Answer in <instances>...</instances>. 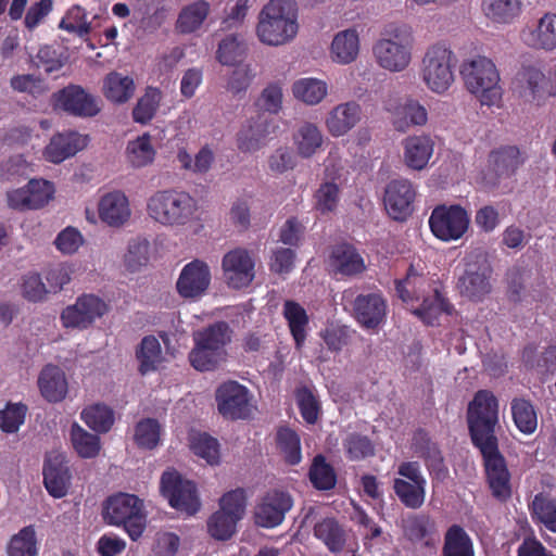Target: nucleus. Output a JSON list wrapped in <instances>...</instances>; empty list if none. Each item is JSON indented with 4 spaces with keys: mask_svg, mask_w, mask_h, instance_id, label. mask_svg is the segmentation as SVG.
<instances>
[{
    "mask_svg": "<svg viewBox=\"0 0 556 556\" xmlns=\"http://www.w3.org/2000/svg\"><path fill=\"white\" fill-rule=\"evenodd\" d=\"M198 201L190 193L176 189L155 191L147 202V213L155 223L166 227L190 224L198 213Z\"/></svg>",
    "mask_w": 556,
    "mask_h": 556,
    "instance_id": "obj_1",
    "label": "nucleus"
},
{
    "mask_svg": "<svg viewBox=\"0 0 556 556\" xmlns=\"http://www.w3.org/2000/svg\"><path fill=\"white\" fill-rule=\"evenodd\" d=\"M459 75L466 89L482 105L493 106L502 100L500 72L490 58L477 54L465 59L459 66Z\"/></svg>",
    "mask_w": 556,
    "mask_h": 556,
    "instance_id": "obj_2",
    "label": "nucleus"
},
{
    "mask_svg": "<svg viewBox=\"0 0 556 556\" xmlns=\"http://www.w3.org/2000/svg\"><path fill=\"white\" fill-rule=\"evenodd\" d=\"M256 33L260 40L279 46L298 33L296 5L293 0H270L261 11Z\"/></svg>",
    "mask_w": 556,
    "mask_h": 556,
    "instance_id": "obj_3",
    "label": "nucleus"
},
{
    "mask_svg": "<svg viewBox=\"0 0 556 556\" xmlns=\"http://www.w3.org/2000/svg\"><path fill=\"white\" fill-rule=\"evenodd\" d=\"M467 424L476 448L498 444L495 428L498 425V400L489 390H479L468 404Z\"/></svg>",
    "mask_w": 556,
    "mask_h": 556,
    "instance_id": "obj_4",
    "label": "nucleus"
},
{
    "mask_svg": "<svg viewBox=\"0 0 556 556\" xmlns=\"http://www.w3.org/2000/svg\"><path fill=\"white\" fill-rule=\"evenodd\" d=\"M414 37L406 25H388L372 48L377 63L390 72H402L410 63Z\"/></svg>",
    "mask_w": 556,
    "mask_h": 556,
    "instance_id": "obj_5",
    "label": "nucleus"
},
{
    "mask_svg": "<svg viewBox=\"0 0 556 556\" xmlns=\"http://www.w3.org/2000/svg\"><path fill=\"white\" fill-rule=\"evenodd\" d=\"M103 518L109 525L123 526L132 541L142 535L147 526L142 500L128 493L110 496L103 507Z\"/></svg>",
    "mask_w": 556,
    "mask_h": 556,
    "instance_id": "obj_6",
    "label": "nucleus"
},
{
    "mask_svg": "<svg viewBox=\"0 0 556 556\" xmlns=\"http://www.w3.org/2000/svg\"><path fill=\"white\" fill-rule=\"evenodd\" d=\"M455 61L454 52L443 42H437L427 49L421 61V77L429 90L443 94L451 88L454 83Z\"/></svg>",
    "mask_w": 556,
    "mask_h": 556,
    "instance_id": "obj_7",
    "label": "nucleus"
},
{
    "mask_svg": "<svg viewBox=\"0 0 556 556\" xmlns=\"http://www.w3.org/2000/svg\"><path fill=\"white\" fill-rule=\"evenodd\" d=\"M399 478L393 479L392 489L400 503L409 509H419L426 500L427 480L416 460L402 462L397 466Z\"/></svg>",
    "mask_w": 556,
    "mask_h": 556,
    "instance_id": "obj_8",
    "label": "nucleus"
},
{
    "mask_svg": "<svg viewBox=\"0 0 556 556\" xmlns=\"http://www.w3.org/2000/svg\"><path fill=\"white\" fill-rule=\"evenodd\" d=\"M469 224V215L459 204L438 205L429 217L431 232L445 242L460 239L467 232Z\"/></svg>",
    "mask_w": 556,
    "mask_h": 556,
    "instance_id": "obj_9",
    "label": "nucleus"
},
{
    "mask_svg": "<svg viewBox=\"0 0 556 556\" xmlns=\"http://www.w3.org/2000/svg\"><path fill=\"white\" fill-rule=\"evenodd\" d=\"M515 85L520 97L541 105L556 96V72L546 76L539 66L523 63L516 74Z\"/></svg>",
    "mask_w": 556,
    "mask_h": 556,
    "instance_id": "obj_10",
    "label": "nucleus"
},
{
    "mask_svg": "<svg viewBox=\"0 0 556 556\" xmlns=\"http://www.w3.org/2000/svg\"><path fill=\"white\" fill-rule=\"evenodd\" d=\"M160 490L168 504L177 510L194 515L200 509L197 485L192 481L184 479L174 469L162 473Z\"/></svg>",
    "mask_w": 556,
    "mask_h": 556,
    "instance_id": "obj_11",
    "label": "nucleus"
},
{
    "mask_svg": "<svg viewBox=\"0 0 556 556\" xmlns=\"http://www.w3.org/2000/svg\"><path fill=\"white\" fill-rule=\"evenodd\" d=\"M483 459L485 479L491 494L500 502H506L511 497V475L506 459L498 448V444L478 448Z\"/></svg>",
    "mask_w": 556,
    "mask_h": 556,
    "instance_id": "obj_12",
    "label": "nucleus"
},
{
    "mask_svg": "<svg viewBox=\"0 0 556 556\" xmlns=\"http://www.w3.org/2000/svg\"><path fill=\"white\" fill-rule=\"evenodd\" d=\"M218 413L226 419H247L251 414L249 389L235 380L222 383L215 392Z\"/></svg>",
    "mask_w": 556,
    "mask_h": 556,
    "instance_id": "obj_13",
    "label": "nucleus"
},
{
    "mask_svg": "<svg viewBox=\"0 0 556 556\" xmlns=\"http://www.w3.org/2000/svg\"><path fill=\"white\" fill-rule=\"evenodd\" d=\"M54 110H61L77 117H93L101 111L97 97L81 86L71 84L52 94Z\"/></svg>",
    "mask_w": 556,
    "mask_h": 556,
    "instance_id": "obj_14",
    "label": "nucleus"
},
{
    "mask_svg": "<svg viewBox=\"0 0 556 556\" xmlns=\"http://www.w3.org/2000/svg\"><path fill=\"white\" fill-rule=\"evenodd\" d=\"M109 311L108 304L94 294H83L73 305H68L61 314L65 328H88L96 319Z\"/></svg>",
    "mask_w": 556,
    "mask_h": 556,
    "instance_id": "obj_15",
    "label": "nucleus"
},
{
    "mask_svg": "<svg viewBox=\"0 0 556 556\" xmlns=\"http://www.w3.org/2000/svg\"><path fill=\"white\" fill-rule=\"evenodd\" d=\"M292 506L293 500L288 492L268 491L254 508V522L261 528H276L283 522Z\"/></svg>",
    "mask_w": 556,
    "mask_h": 556,
    "instance_id": "obj_16",
    "label": "nucleus"
},
{
    "mask_svg": "<svg viewBox=\"0 0 556 556\" xmlns=\"http://www.w3.org/2000/svg\"><path fill=\"white\" fill-rule=\"evenodd\" d=\"M416 189L405 178L391 180L384 190L383 203L388 215L399 222L406 220L414 212Z\"/></svg>",
    "mask_w": 556,
    "mask_h": 556,
    "instance_id": "obj_17",
    "label": "nucleus"
},
{
    "mask_svg": "<svg viewBox=\"0 0 556 556\" xmlns=\"http://www.w3.org/2000/svg\"><path fill=\"white\" fill-rule=\"evenodd\" d=\"M222 267L226 283L236 290L249 287L255 277V262L249 251L242 248L227 252Z\"/></svg>",
    "mask_w": 556,
    "mask_h": 556,
    "instance_id": "obj_18",
    "label": "nucleus"
},
{
    "mask_svg": "<svg viewBox=\"0 0 556 556\" xmlns=\"http://www.w3.org/2000/svg\"><path fill=\"white\" fill-rule=\"evenodd\" d=\"M353 317L366 330H376L387 319L388 303L380 291L361 293L352 303Z\"/></svg>",
    "mask_w": 556,
    "mask_h": 556,
    "instance_id": "obj_19",
    "label": "nucleus"
},
{
    "mask_svg": "<svg viewBox=\"0 0 556 556\" xmlns=\"http://www.w3.org/2000/svg\"><path fill=\"white\" fill-rule=\"evenodd\" d=\"M412 448L424 460L432 479L443 481L447 477L448 469L442 451L425 429L419 428L413 433Z\"/></svg>",
    "mask_w": 556,
    "mask_h": 556,
    "instance_id": "obj_20",
    "label": "nucleus"
},
{
    "mask_svg": "<svg viewBox=\"0 0 556 556\" xmlns=\"http://www.w3.org/2000/svg\"><path fill=\"white\" fill-rule=\"evenodd\" d=\"M491 271L485 263H467L457 280L460 295L472 302H481L491 292Z\"/></svg>",
    "mask_w": 556,
    "mask_h": 556,
    "instance_id": "obj_21",
    "label": "nucleus"
},
{
    "mask_svg": "<svg viewBox=\"0 0 556 556\" xmlns=\"http://www.w3.org/2000/svg\"><path fill=\"white\" fill-rule=\"evenodd\" d=\"M211 283V271L206 263L194 260L184 266L176 289L184 299L201 296Z\"/></svg>",
    "mask_w": 556,
    "mask_h": 556,
    "instance_id": "obj_22",
    "label": "nucleus"
},
{
    "mask_svg": "<svg viewBox=\"0 0 556 556\" xmlns=\"http://www.w3.org/2000/svg\"><path fill=\"white\" fill-rule=\"evenodd\" d=\"M43 485L54 498L64 497L71 486L72 473L62 454H50L42 468Z\"/></svg>",
    "mask_w": 556,
    "mask_h": 556,
    "instance_id": "obj_23",
    "label": "nucleus"
},
{
    "mask_svg": "<svg viewBox=\"0 0 556 556\" xmlns=\"http://www.w3.org/2000/svg\"><path fill=\"white\" fill-rule=\"evenodd\" d=\"M402 146L403 161L408 168L422 170L428 166L434 150V141L429 135L408 136Z\"/></svg>",
    "mask_w": 556,
    "mask_h": 556,
    "instance_id": "obj_24",
    "label": "nucleus"
},
{
    "mask_svg": "<svg viewBox=\"0 0 556 556\" xmlns=\"http://www.w3.org/2000/svg\"><path fill=\"white\" fill-rule=\"evenodd\" d=\"M329 265L336 275L346 277L356 276L366 269L364 258L357 249L346 242L333 245Z\"/></svg>",
    "mask_w": 556,
    "mask_h": 556,
    "instance_id": "obj_25",
    "label": "nucleus"
},
{
    "mask_svg": "<svg viewBox=\"0 0 556 556\" xmlns=\"http://www.w3.org/2000/svg\"><path fill=\"white\" fill-rule=\"evenodd\" d=\"M88 138L77 131H66L54 135L45 149V157L52 163H61L75 155L87 146Z\"/></svg>",
    "mask_w": 556,
    "mask_h": 556,
    "instance_id": "obj_26",
    "label": "nucleus"
},
{
    "mask_svg": "<svg viewBox=\"0 0 556 556\" xmlns=\"http://www.w3.org/2000/svg\"><path fill=\"white\" fill-rule=\"evenodd\" d=\"M98 211L100 219L111 227L124 225L131 215L128 199L122 191L104 194L99 202Z\"/></svg>",
    "mask_w": 556,
    "mask_h": 556,
    "instance_id": "obj_27",
    "label": "nucleus"
},
{
    "mask_svg": "<svg viewBox=\"0 0 556 556\" xmlns=\"http://www.w3.org/2000/svg\"><path fill=\"white\" fill-rule=\"evenodd\" d=\"M41 396L49 403L63 401L68 391V384L64 371L56 365H46L37 381Z\"/></svg>",
    "mask_w": 556,
    "mask_h": 556,
    "instance_id": "obj_28",
    "label": "nucleus"
},
{
    "mask_svg": "<svg viewBox=\"0 0 556 556\" xmlns=\"http://www.w3.org/2000/svg\"><path fill=\"white\" fill-rule=\"evenodd\" d=\"M392 114V123L396 130L405 132L414 126H425L428 123L427 109L416 99L407 98L395 108L387 109Z\"/></svg>",
    "mask_w": 556,
    "mask_h": 556,
    "instance_id": "obj_29",
    "label": "nucleus"
},
{
    "mask_svg": "<svg viewBox=\"0 0 556 556\" xmlns=\"http://www.w3.org/2000/svg\"><path fill=\"white\" fill-rule=\"evenodd\" d=\"M361 119V106L355 101L337 105L326 119L329 132L340 137L350 131Z\"/></svg>",
    "mask_w": 556,
    "mask_h": 556,
    "instance_id": "obj_30",
    "label": "nucleus"
},
{
    "mask_svg": "<svg viewBox=\"0 0 556 556\" xmlns=\"http://www.w3.org/2000/svg\"><path fill=\"white\" fill-rule=\"evenodd\" d=\"M523 40L534 49L554 50L556 48V14L545 13L534 29L523 33Z\"/></svg>",
    "mask_w": 556,
    "mask_h": 556,
    "instance_id": "obj_31",
    "label": "nucleus"
},
{
    "mask_svg": "<svg viewBox=\"0 0 556 556\" xmlns=\"http://www.w3.org/2000/svg\"><path fill=\"white\" fill-rule=\"evenodd\" d=\"M525 162L516 146H503L491 151L489 164L497 177H510Z\"/></svg>",
    "mask_w": 556,
    "mask_h": 556,
    "instance_id": "obj_32",
    "label": "nucleus"
},
{
    "mask_svg": "<svg viewBox=\"0 0 556 556\" xmlns=\"http://www.w3.org/2000/svg\"><path fill=\"white\" fill-rule=\"evenodd\" d=\"M420 301V305L413 313L428 326H433L443 313L450 315L454 309L437 288L432 290L431 294L422 295Z\"/></svg>",
    "mask_w": 556,
    "mask_h": 556,
    "instance_id": "obj_33",
    "label": "nucleus"
},
{
    "mask_svg": "<svg viewBox=\"0 0 556 556\" xmlns=\"http://www.w3.org/2000/svg\"><path fill=\"white\" fill-rule=\"evenodd\" d=\"M529 511L536 525L544 526L556 533V498L548 493L540 492L529 504Z\"/></svg>",
    "mask_w": 556,
    "mask_h": 556,
    "instance_id": "obj_34",
    "label": "nucleus"
},
{
    "mask_svg": "<svg viewBox=\"0 0 556 556\" xmlns=\"http://www.w3.org/2000/svg\"><path fill=\"white\" fill-rule=\"evenodd\" d=\"M359 52V37L354 28L338 33L331 42V53L336 62L350 64Z\"/></svg>",
    "mask_w": 556,
    "mask_h": 556,
    "instance_id": "obj_35",
    "label": "nucleus"
},
{
    "mask_svg": "<svg viewBox=\"0 0 556 556\" xmlns=\"http://www.w3.org/2000/svg\"><path fill=\"white\" fill-rule=\"evenodd\" d=\"M231 334L232 330L226 321H216L194 332L193 340H198L226 356V346L231 341Z\"/></svg>",
    "mask_w": 556,
    "mask_h": 556,
    "instance_id": "obj_36",
    "label": "nucleus"
},
{
    "mask_svg": "<svg viewBox=\"0 0 556 556\" xmlns=\"http://www.w3.org/2000/svg\"><path fill=\"white\" fill-rule=\"evenodd\" d=\"M442 556H475L473 543L459 525H452L444 534Z\"/></svg>",
    "mask_w": 556,
    "mask_h": 556,
    "instance_id": "obj_37",
    "label": "nucleus"
},
{
    "mask_svg": "<svg viewBox=\"0 0 556 556\" xmlns=\"http://www.w3.org/2000/svg\"><path fill=\"white\" fill-rule=\"evenodd\" d=\"M282 315L288 323L295 346L301 348L306 339L308 315L305 308L293 300H286Z\"/></svg>",
    "mask_w": 556,
    "mask_h": 556,
    "instance_id": "obj_38",
    "label": "nucleus"
},
{
    "mask_svg": "<svg viewBox=\"0 0 556 556\" xmlns=\"http://www.w3.org/2000/svg\"><path fill=\"white\" fill-rule=\"evenodd\" d=\"M135 92L134 79L129 76H123L121 73H109L103 81V94L113 103L127 102Z\"/></svg>",
    "mask_w": 556,
    "mask_h": 556,
    "instance_id": "obj_39",
    "label": "nucleus"
},
{
    "mask_svg": "<svg viewBox=\"0 0 556 556\" xmlns=\"http://www.w3.org/2000/svg\"><path fill=\"white\" fill-rule=\"evenodd\" d=\"M210 13V3L198 0L185 7L177 18L176 28L181 34H191L201 27Z\"/></svg>",
    "mask_w": 556,
    "mask_h": 556,
    "instance_id": "obj_40",
    "label": "nucleus"
},
{
    "mask_svg": "<svg viewBox=\"0 0 556 556\" xmlns=\"http://www.w3.org/2000/svg\"><path fill=\"white\" fill-rule=\"evenodd\" d=\"M426 288H430L429 281L422 275L414 273L413 266L409 267L404 279L395 280L396 294L407 304L419 302L425 295Z\"/></svg>",
    "mask_w": 556,
    "mask_h": 556,
    "instance_id": "obj_41",
    "label": "nucleus"
},
{
    "mask_svg": "<svg viewBox=\"0 0 556 556\" xmlns=\"http://www.w3.org/2000/svg\"><path fill=\"white\" fill-rule=\"evenodd\" d=\"M314 535L324 542L332 553H339L345 545V532L334 518H324L314 527Z\"/></svg>",
    "mask_w": 556,
    "mask_h": 556,
    "instance_id": "obj_42",
    "label": "nucleus"
},
{
    "mask_svg": "<svg viewBox=\"0 0 556 556\" xmlns=\"http://www.w3.org/2000/svg\"><path fill=\"white\" fill-rule=\"evenodd\" d=\"M81 420L97 433L109 432L114 425L113 409L102 403L89 405L80 413Z\"/></svg>",
    "mask_w": 556,
    "mask_h": 556,
    "instance_id": "obj_43",
    "label": "nucleus"
},
{
    "mask_svg": "<svg viewBox=\"0 0 556 556\" xmlns=\"http://www.w3.org/2000/svg\"><path fill=\"white\" fill-rule=\"evenodd\" d=\"M515 426L523 434H532L538 428V413L534 405L523 397H516L510 403Z\"/></svg>",
    "mask_w": 556,
    "mask_h": 556,
    "instance_id": "obj_44",
    "label": "nucleus"
},
{
    "mask_svg": "<svg viewBox=\"0 0 556 556\" xmlns=\"http://www.w3.org/2000/svg\"><path fill=\"white\" fill-rule=\"evenodd\" d=\"M293 141L299 155L307 159L316 153L324 140L321 131L316 125L305 123L293 135Z\"/></svg>",
    "mask_w": 556,
    "mask_h": 556,
    "instance_id": "obj_45",
    "label": "nucleus"
},
{
    "mask_svg": "<svg viewBox=\"0 0 556 556\" xmlns=\"http://www.w3.org/2000/svg\"><path fill=\"white\" fill-rule=\"evenodd\" d=\"M482 10L493 22L508 24L519 15L521 2L520 0H482Z\"/></svg>",
    "mask_w": 556,
    "mask_h": 556,
    "instance_id": "obj_46",
    "label": "nucleus"
},
{
    "mask_svg": "<svg viewBox=\"0 0 556 556\" xmlns=\"http://www.w3.org/2000/svg\"><path fill=\"white\" fill-rule=\"evenodd\" d=\"M126 154L132 167L141 168L153 163L156 151L148 132L131 140L127 144Z\"/></svg>",
    "mask_w": 556,
    "mask_h": 556,
    "instance_id": "obj_47",
    "label": "nucleus"
},
{
    "mask_svg": "<svg viewBox=\"0 0 556 556\" xmlns=\"http://www.w3.org/2000/svg\"><path fill=\"white\" fill-rule=\"evenodd\" d=\"M162 349L159 340L154 336L142 338L136 350V357L139 361V372L146 375L154 371L161 362Z\"/></svg>",
    "mask_w": 556,
    "mask_h": 556,
    "instance_id": "obj_48",
    "label": "nucleus"
},
{
    "mask_svg": "<svg viewBox=\"0 0 556 556\" xmlns=\"http://www.w3.org/2000/svg\"><path fill=\"white\" fill-rule=\"evenodd\" d=\"M71 441L74 450L81 458H94L101 450V441L98 434L86 431L78 424L71 428Z\"/></svg>",
    "mask_w": 556,
    "mask_h": 556,
    "instance_id": "obj_49",
    "label": "nucleus"
},
{
    "mask_svg": "<svg viewBox=\"0 0 556 556\" xmlns=\"http://www.w3.org/2000/svg\"><path fill=\"white\" fill-rule=\"evenodd\" d=\"M403 532L408 541L418 543L435 532V522L426 514L410 515L403 520Z\"/></svg>",
    "mask_w": 556,
    "mask_h": 556,
    "instance_id": "obj_50",
    "label": "nucleus"
},
{
    "mask_svg": "<svg viewBox=\"0 0 556 556\" xmlns=\"http://www.w3.org/2000/svg\"><path fill=\"white\" fill-rule=\"evenodd\" d=\"M194 346L189 353V361L191 366L199 371H212L216 369L219 364L225 361L224 355L215 352L214 349L208 348L198 340H193Z\"/></svg>",
    "mask_w": 556,
    "mask_h": 556,
    "instance_id": "obj_51",
    "label": "nucleus"
},
{
    "mask_svg": "<svg viewBox=\"0 0 556 556\" xmlns=\"http://www.w3.org/2000/svg\"><path fill=\"white\" fill-rule=\"evenodd\" d=\"M292 92L298 100L313 105L326 97L327 84L317 78H302L293 84Z\"/></svg>",
    "mask_w": 556,
    "mask_h": 556,
    "instance_id": "obj_52",
    "label": "nucleus"
},
{
    "mask_svg": "<svg viewBox=\"0 0 556 556\" xmlns=\"http://www.w3.org/2000/svg\"><path fill=\"white\" fill-rule=\"evenodd\" d=\"M161 99L162 93L157 88L148 87L132 109L134 121L142 125L148 124L155 116Z\"/></svg>",
    "mask_w": 556,
    "mask_h": 556,
    "instance_id": "obj_53",
    "label": "nucleus"
},
{
    "mask_svg": "<svg viewBox=\"0 0 556 556\" xmlns=\"http://www.w3.org/2000/svg\"><path fill=\"white\" fill-rule=\"evenodd\" d=\"M346 458L352 462L363 460L375 455L372 441L364 434L349 433L342 442Z\"/></svg>",
    "mask_w": 556,
    "mask_h": 556,
    "instance_id": "obj_54",
    "label": "nucleus"
},
{
    "mask_svg": "<svg viewBox=\"0 0 556 556\" xmlns=\"http://www.w3.org/2000/svg\"><path fill=\"white\" fill-rule=\"evenodd\" d=\"M277 446L289 465H298L302 460L301 440L299 434L290 428H280L277 431Z\"/></svg>",
    "mask_w": 556,
    "mask_h": 556,
    "instance_id": "obj_55",
    "label": "nucleus"
},
{
    "mask_svg": "<svg viewBox=\"0 0 556 556\" xmlns=\"http://www.w3.org/2000/svg\"><path fill=\"white\" fill-rule=\"evenodd\" d=\"M309 480L317 490L328 491L334 488L337 476L334 469L323 455H316L309 468Z\"/></svg>",
    "mask_w": 556,
    "mask_h": 556,
    "instance_id": "obj_56",
    "label": "nucleus"
},
{
    "mask_svg": "<svg viewBox=\"0 0 556 556\" xmlns=\"http://www.w3.org/2000/svg\"><path fill=\"white\" fill-rule=\"evenodd\" d=\"M135 443L144 450L155 448L161 440V425L154 418H143L135 427Z\"/></svg>",
    "mask_w": 556,
    "mask_h": 556,
    "instance_id": "obj_57",
    "label": "nucleus"
},
{
    "mask_svg": "<svg viewBox=\"0 0 556 556\" xmlns=\"http://www.w3.org/2000/svg\"><path fill=\"white\" fill-rule=\"evenodd\" d=\"M36 532L31 526L24 527L12 536L8 545L9 556H36Z\"/></svg>",
    "mask_w": 556,
    "mask_h": 556,
    "instance_id": "obj_58",
    "label": "nucleus"
},
{
    "mask_svg": "<svg viewBox=\"0 0 556 556\" xmlns=\"http://www.w3.org/2000/svg\"><path fill=\"white\" fill-rule=\"evenodd\" d=\"M245 52V43L236 35H229L218 45L216 58L223 65H236L243 60Z\"/></svg>",
    "mask_w": 556,
    "mask_h": 556,
    "instance_id": "obj_59",
    "label": "nucleus"
},
{
    "mask_svg": "<svg viewBox=\"0 0 556 556\" xmlns=\"http://www.w3.org/2000/svg\"><path fill=\"white\" fill-rule=\"evenodd\" d=\"M339 197L340 190L337 184L323 182L313 195L314 208L323 215L333 212L338 206Z\"/></svg>",
    "mask_w": 556,
    "mask_h": 556,
    "instance_id": "obj_60",
    "label": "nucleus"
},
{
    "mask_svg": "<svg viewBox=\"0 0 556 556\" xmlns=\"http://www.w3.org/2000/svg\"><path fill=\"white\" fill-rule=\"evenodd\" d=\"M59 27L79 37L88 35L91 29L86 10L80 5L72 7L61 20Z\"/></svg>",
    "mask_w": 556,
    "mask_h": 556,
    "instance_id": "obj_61",
    "label": "nucleus"
},
{
    "mask_svg": "<svg viewBox=\"0 0 556 556\" xmlns=\"http://www.w3.org/2000/svg\"><path fill=\"white\" fill-rule=\"evenodd\" d=\"M238 521L239 520L235 519L232 516L218 510L210 517L207 529L214 539L226 541L235 533Z\"/></svg>",
    "mask_w": 556,
    "mask_h": 556,
    "instance_id": "obj_62",
    "label": "nucleus"
},
{
    "mask_svg": "<svg viewBox=\"0 0 556 556\" xmlns=\"http://www.w3.org/2000/svg\"><path fill=\"white\" fill-rule=\"evenodd\" d=\"M267 134V125H249L238 134V148L244 152L255 151L264 143Z\"/></svg>",
    "mask_w": 556,
    "mask_h": 556,
    "instance_id": "obj_63",
    "label": "nucleus"
},
{
    "mask_svg": "<svg viewBox=\"0 0 556 556\" xmlns=\"http://www.w3.org/2000/svg\"><path fill=\"white\" fill-rule=\"evenodd\" d=\"M193 453L205 459L210 465H217L219 463V443L218 441L206 434H199L193 438L191 442Z\"/></svg>",
    "mask_w": 556,
    "mask_h": 556,
    "instance_id": "obj_64",
    "label": "nucleus"
}]
</instances>
